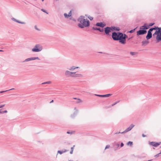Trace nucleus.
<instances>
[{
    "label": "nucleus",
    "mask_w": 161,
    "mask_h": 161,
    "mask_svg": "<svg viewBox=\"0 0 161 161\" xmlns=\"http://www.w3.org/2000/svg\"><path fill=\"white\" fill-rule=\"evenodd\" d=\"M113 39L114 41H119V43L122 44L126 43V39L128 37L127 36L121 32H113L112 35Z\"/></svg>",
    "instance_id": "f257e3e1"
},
{
    "label": "nucleus",
    "mask_w": 161,
    "mask_h": 161,
    "mask_svg": "<svg viewBox=\"0 0 161 161\" xmlns=\"http://www.w3.org/2000/svg\"><path fill=\"white\" fill-rule=\"evenodd\" d=\"M78 21L79 22L78 24V26L81 28L86 27L90 25V22L87 19H86L84 16H81L78 19Z\"/></svg>",
    "instance_id": "f03ea898"
},
{
    "label": "nucleus",
    "mask_w": 161,
    "mask_h": 161,
    "mask_svg": "<svg viewBox=\"0 0 161 161\" xmlns=\"http://www.w3.org/2000/svg\"><path fill=\"white\" fill-rule=\"evenodd\" d=\"M42 46L40 44H37L35 45L34 47L32 49L33 52H38L41 51L42 49Z\"/></svg>",
    "instance_id": "7ed1b4c3"
},
{
    "label": "nucleus",
    "mask_w": 161,
    "mask_h": 161,
    "mask_svg": "<svg viewBox=\"0 0 161 161\" xmlns=\"http://www.w3.org/2000/svg\"><path fill=\"white\" fill-rule=\"evenodd\" d=\"M74 74L72 76V78H81L83 77V75L81 74L76 73V72H74Z\"/></svg>",
    "instance_id": "20e7f679"
},
{
    "label": "nucleus",
    "mask_w": 161,
    "mask_h": 161,
    "mask_svg": "<svg viewBox=\"0 0 161 161\" xmlns=\"http://www.w3.org/2000/svg\"><path fill=\"white\" fill-rule=\"evenodd\" d=\"M36 59L40 60L38 57H33L26 58L25 59L23 62H27L32 60H35Z\"/></svg>",
    "instance_id": "39448f33"
},
{
    "label": "nucleus",
    "mask_w": 161,
    "mask_h": 161,
    "mask_svg": "<svg viewBox=\"0 0 161 161\" xmlns=\"http://www.w3.org/2000/svg\"><path fill=\"white\" fill-rule=\"evenodd\" d=\"M74 72L70 71L69 70H67L65 71L64 74L66 76L72 77Z\"/></svg>",
    "instance_id": "423d86ee"
},
{
    "label": "nucleus",
    "mask_w": 161,
    "mask_h": 161,
    "mask_svg": "<svg viewBox=\"0 0 161 161\" xmlns=\"http://www.w3.org/2000/svg\"><path fill=\"white\" fill-rule=\"evenodd\" d=\"M147 32L146 30L142 29L137 31V35L139 36L140 35H144Z\"/></svg>",
    "instance_id": "0eeeda50"
},
{
    "label": "nucleus",
    "mask_w": 161,
    "mask_h": 161,
    "mask_svg": "<svg viewBox=\"0 0 161 161\" xmlns=\"http://www.w3.org/2000/svg\"><path fill=\"white\" fill-rule=\"evenodd\" d=\"M135 126L134 125L131 124L128 128H127L125 131H124L121 132V133H124L127 132L129 131H130L134 126Z\"/></svg>",
    "instance_id": "6e6552de"
},
{
    "label": "nucleus",
    "mask_w": 161,
    "mask_h": 161,
    "mask_svg": "<svg viewBox=\"0 0 161 161\" xmlns=\"http://www.w3.org/2000/svg\"><path fill=\"white\" fill-rule=\"evenodd\" d=\"M111 30H112V28L107 27L105 28L104 31L106 35H109Z\"/></svg>",
    "instance_id": "1a4fd4ad"
},
{
    "label": "nucleus",
    "mask_w": 161,
    "mask_h": 161,
    "mask_svg": "<svg viewBox=\"0 0 161 161\" xmlns=\"http://www.w3.org/2000/svg\"><path fill=\"white\" fill-rule=\"evenodd\" d=\"M161 142L158 143L156 142H149V144L150 145L154 147H157L160 144Z\"/></svg>",
    "instance_id": "9d476101"
},
{
    "label": "nucleus",
    "mask_w": 161,
    "mask_h": 161,
    "mask_svg": "<svg viewBox=\"0 0 161 161\" xmlns=\"http://www.w3.org/2000/svg\"><path fill=\"white\" fill-rule=\"evenodd\" d=\"M112 95V94H108L105 95H98V94H95V95L99 97H109L110 96H111Z\"/></svg>",
    "instance_id": "9b49d317"
},
{
    "label": "nucleus",
    "mask_w": 161,
    "mask_h": 161,
    "mask_svg": "<svg viewBox=\"0 0 161 161\" xmlns=\"http://www.w3.org/2000/svg\"><path fill=\"white\" fill-rule=\"evenodd\" d=\"M11 19L12 20H13L14 21L18 23H20L22 24H25V23L24 22H21L18 20H17L14 18H11Z\"/></svg>",
    "instance_id": "f8f14e48"
},
{
    "label": "nucleus",
    "mask_w": 161,
    "mask_h": 161,
    "mask_svg": "<svg viewBox=\"0 0 161 161\" xmlns=\"http://www.w3.org/2000/svg\"><path fill=\"white\" fill-rule=\"evenodd\" d=\"M96 25L97 26H100L101 27L103 28L105 26V25L103 22H100L97 23Z\"/></svg>",
    "instance_id": "ddd939ff"
},
{
    "label": "nucleus",
    "mask_w": 161,
    "mask_h": 161,
    "mask_svg": "<svg viewBox=\"0 0 161 161\" xmlns=\"http://www.w3.org/2000/svg\"><path fill=\"white\" fill-rule=\"evenodd\" d=\"M152 33L147 32V35L146 36V38L147 40L150 39L152 37Z\"/></svg>",
    "instance_id": "4468645a"
},
{
    "label": "nucleus",
    "mask_w": 161,
    "mask_h": 161,
    "mask_svg": "<svg viewBox=\"0 0 161 161\" xmlns=\"http://www.w3.org/2000/svg\"><path fill=\"white\" fill-rule=\"evenodd\" d=\"M156 39L157 42H158L161 41V32L159 33L158 36H157L156 37Z\"/></svg>",
    "instance_id": "2eb2a0df"
},
{
    "label": "nucleus",
    "mask_w": 161,
    "mask_h": 161,
    "mask_svg": "<svg viewBox=\"0 0 161 161\" xmlns=\"http://www.w3.org/2000/svg\"><path fill=\"white\" fill-rule=\"evenodd\" d=\"M79 67H75V66H72L69 68H68V69L70 71H73L76 69H78Z\"/></svg>",
    "instance_id": "dca6fc26"
},
{
    "label": "nucleus",
    "mask_w": 161,
    "mask_h": 161,
    "mask_svg": "<svg viewBox=\"0 0 161 161\" xmlns=\"http://www.w3.org/2000/svg\"><path fill=\"white\" fill-rule=\"evenodd\" d=\"M149 28L147 26V24L146 23L144 24V25L140 27L141 29H143L146 30L148 29Z\"/></svg>",
    "instance_id": "f3484780"
},
{
    "label": "nucleus",
    "mask_w": 161,
    "mask_h": 161,
    "mask_svg": "<svg viewBox=\"0 0 161 161\" xmlns=\"http://www.w3.org/2000/svg\"><path fill=\"white\" fill-rule=\"evenodd\" d=\"M92 29L93 30H95L99 31L100 32H103L104 31L103 29H101L100 28H99L93 27L92 28Z\"/></svg>",
    "instance_id": "a211bd4d"
},
{
    "label": "nucleus",
    "mask_w": 161,
    "mask_h": 161,
    "mask_svg": "<svg viewBox=\"0 0 161 161\" xmlns=\"http://www.w3.org/2000/svg\"><path fill=\"white\" fill-rule=\"evenodd\" d=\"M142 45L145 46L148 44L149 43V42L147 40H145L142 41Z\"/></svg>",
    "instance_id": "6ab92c4d"
},
{
    "label": "nucleus",
    "mask_w": 161,
    "mask_h": 161,
    "mask_svg": "<svg viewBox=\"0 0 161 161\" xmlns=\"http://www.w3.org/2000/svg\"><path fill=\"white\" fill-rule=\"evenodd\" d=\"M68 151L67 150H63V151H60V150H58V153H59L60 154H62V153H65V152H67Z\"/></svg>",
    "instance_id": "aec40b11"
},
{
    "label": "nucleus",
    "mask_w": 161,
    "mask_h": 161,
    "mask_svg": "<svg viewBox=\"0 0 161 161\" xmlns=\"http://www.w3.org/2000/svg\"><path fill=\"white\" fill-rule=\"evenodd\" d=\"M111 28H112V30H116V31H119V29L118 27H111Z\"/></svg>",
    "instance_id": "412c9836"
},
{
    "label": "nucleus",
    "mask_w": 161,
    "mask_h": 161,
    "mask_svg": "<svg viewBox=\"0 0 161 161\" xmlns=\"http://www.w3.org/2000/svg\"><path fill=\"white\" fill-rule=\"evenodd\" d=\"M77 111L74 112L73 114L71 115V117L72 118L74 117L75 116V115H76V114H77Z\"/></svg>",
    "instance_id": "4be33fe9"
},
{
    "label": "nucleus",
    "mask_w": 161,
    "mask_h": 161,
    "mask_svg": "<svg viewBox=\"0 0 161 161\" xmlns=\"http://www.w3.org/2000/svg\"><path fill=\"white\" fill-rule=\"evenodd\" d=\"M127 145H130V146H132L133 145V142H132L129 141L127 143Z\"/></svg>",
    "instance_id": "5701e85b"
},
{
    "label": "nucleus",
    "mask_w": 161,
    "mask_h": 161,
    "mask_svg": "<svg viewBox=\"0 0 161 161\" xmlns=\"http://www.w3.org/2000/svg\"><path fill=\"white\" fill-rule=\"evenodd\" d=\"M137 53L136 52H130V54L132 56H133V55H136V54Z\"/></svg>",
    "instance_id": "b1692460"
},
{
    "label": "nucleus",
    "mask_w": 161,
    "mask_h": 161,
    "mask_svg": "<svg viewBox=\"0 0 161 161\" xmlns=\"http://www.w3.org/2000/svg\"><path fill=\"white\" fill-rule=\"evenodd\" d=\"M75 147V145L71 147V151H70V153L71 154H72L73 153V150H74V148Z\"/></svg>",
    "instance_id": "393cba45"
},
{
    "label": "nucleus",
    "mask_w": 161,
    "mask_h": 161,
    "mask_svg": "<svg viewBox=\"0 0 161 161\" xmlns=\"http://www.w3.org/2000/svg\"><path fill=\"white\" fill-rule=\"evenodd\" d=\"M159 34V33L157 31H156L155 33L153 34V36H154L155 35H157V36H158Z\"/></svg>",
    "instance_id": "a878e982"
},
{
    "label": "nucleus",
    "mask_w": 161,
    "mask_h": 161,
    "mask_svg": "<svg viewBox=\"0 0 161 161\" xmlns=\"http://www.w3.org/2000/svg\"><path fill=\"white\" fill-rule=\"evenodd\" d=\"M51 83V81H47V82H43L42 83V84H50Z\"/></svg>",
    "instance_id": "bb28decb"
},
{
    "label": "nucleus",
    "mask_w": 161,
    "mask_h": 161,
    "mask_svg": "<svg viewBox=\"0 0 161 161\" xmlns=\"http://www.w3.org/2000/svg\"><path fill=\"white\" fill-rule=\"evenodd\" d=\"M119 102H120V100H119V101L115 102L114 103H113V104H111V106H114V105H115V104H116L117 103H119Z\"/></svg>",
    "instance_id": "cd10ccee"
},
{
    "label": "nucleus",
    "mask_w": 161,
    "mask_h": 161,
    "mask_svg": "<svg viewBox=\"0 0 161 161\" xmlns=\"http://www.w3.org/2000/svg\"><path fill=\"white\" fill-rule=\"evenodd\" d=\"M157 30H158L157 31L159 33H161V27H158V29H157Z\"/></svg>",
    "instance_id": "c85d7f7f"
},
{
    "label": "nucleus",
    "mask_w": 161,
    "mask_h": 161,
    "mask_svg": "<svg viewBox=\"0 0 161 161\" xmlns=\"http://www.w3.org/2000/svg\"><path fill=\"white\" fill-rule=\"evenodd\" d=\"M14 88H12V89H9V90H6V91H0V93H2L3 92H7V91H8L13 90H14Z\"/></svg>",
    "instance_id": "c756f323"
},
{
    "label": "nucleus",
    "mask_w": 161,
    "mask_h": 161,
    "mask_svg": "<svg viewBox=\"0 0 161 161\" xmlns=\"http://www.w3.org/2000/svg\"><path fill=\"white\" fill-rule=\"evenodd\" d=\"M41 10L42 11H43V12L46 13L47 14H48V13L46 10H45V9H42H42H41Z\"/></svg>",
    "instance_id": "7c9ffc66"
},
{
    "label": "nucleus",
    "mask_w": 161,
    "mask_h": 161,
    "mask_svg": "<svg viewBox=\"0 0 161 161\" xmlns=\"http://www.w3.org/2000/svg\"><path fill=\"white\" fill-rule=\"evenodd\" d=\"M34 28L36 30L38 31H40V30L38 29L37 26V25H36L34 26Z\"/></svg>",
    "instance_id": "2f4dec72"
},
{
    "label": "nucleus",
    "mask_w": 161,
    "mask_h": 161,
    "mask_svg": "<svg viewBox=\"0 0 161 161\" xmlns=\"http://www.w3.org/2000/svg\"><path fill=\"white\" fill-rule=\"evenodd\" d=\"M64 15L65 17L66 18H68V17H69V15H68V14L66 13H64Z\"/></svg>",
    "instance_id": "473e14b6"
},
{
    "label": "nucleus",
    "mask_w": 161,
    "mask_h": 161,
    "mask_svg": "<svg viewBox=\"0 0 161 161\" xmlns=\"http://www.w3.org/2000/svg\"><path fill=\"white\" fill-rule=\"evenodd\" d=\"M153 28H151L148 31V32H149L150 33H152V32L153 31Z\"/></svg>",
    "instance_id": "72a5a7b5"
},
{
    "label": "nucleus",
    "mask_w": 161,
    "mask_h": 161,
    "mask_svg": "<svg viewBox=\"0 0 161 161\" xmlns=\"http://www.w3.org/2000/svg\"><path fill=\"white\" fill-rule=\"evenodd\" d=\"M154 23H151L149 24V25L148 26L149 27V26H152L153 25H154Z\"/></svg>",
    "instance_id": "f704fd0d"
},
{
    "label": "nucleus",
    "mask_w": 161,
    "mask_h": 161,
    "mask_svg": "<svg viewBox=\"0 0 161 161\" xmlns=\"http://www.w3.org/2000/svg\"><path fill=\"white\" fill-rule=\"evenodd\" d=\"M158 27L155 26L154 27H153V30H157L158 29Z\"/></svg>",
    "instance_id": "c9c22d12"
},
{
    "label": "nucleus",
    "mask_w": 161,
    "mask_h": 161,
    "mask_svg": "<svg viewBox=\"0 0 161 161\" xmlns=\"http://www.w3.org/2000/svg\"><path fill=\"white\" fill-rule=\"evenodd\" d=\"M110 147V146L109 145H107L105 148V150L106 149Z\"/></svg>",
    "instance_id": "e433bc0d"
},
{
    "label": "nucleus",
    "mask_w": 161,
    "mask_h": 161,
    "mask_svg": "<svg viewBox=\"0 0 161 161\" xmlns=\"http://www.w3.org/2000/svg\"><path fill=\"white\" fill-rule=\"evenodd\" d=\"M71 11H70L68 15H69V17L71 16Z\"/></svg>",
    "instance_id": "4c0bfd02"
},
{
    "label": "nucleus",
    "mask_w": 161,
    "mask_h": 161,
    "mask_svg": "<svg viewBox=\"0 0 161 161\" xmlns=\"http://www.w3.org/2000/svg\"><path fill=\"white\" fill-rule=\"evenodd\" d=\"M135 30V29H134L131 30L129 31V32H130V33H132Z\"/></svg>",
    "instance_id": "58836bf2"
},
{
    "label": "nucleus",
    "mask_w": 161,
    "mask_h": 161,
    "mask_svg": "<svg viewBox=\"0 0 161 161\" xmlns=\"http://www.w3.org/2000/svg\"><path fill=\"white\" fill-rule=\"evenodd\" d=\"M88 18L91 20H92L93 19V17H91V16H90V17H88Z\"/></svg>",
    "instance_id": "ea45409f"
},
{
    "label": "nucleus",
    "mask_w": 161,
    "mask_h": 161,
    "mask_svg": "<svg viewBox=\"0 0 161 161\" xmlns=\"http://www.w3.org/2000/svg\"><path fill=\"white\" fill-rule=\"evenodd\" d=\"M160 154V153H158V154H156V155H155L154 156V157H158L159 156V155Z\"/></svg>",
    "instance_id": "a19ab883"
},
{
    "label": "nucleus",
    "mask_w": 161,
    "mask_h": 161,
    "mask_svg": "<svg viewBox=\"0 0 161 161\" xmlns=\"http://www.w3.org/2000/svg\"><path fill=\"white\" fill-rule=\"evenodd\" d=\"M3 114L4 113H7L8 112V111L6 110L3 111Z\"/></svg>",
    "instance_id": "79ce46f5"
},
{
    "label": "nucleus",
    "mask_w": 161,
    "mask_h": 161,
    "mask_svg": "<svg viewBox=\"0 0 161 161\" xmlns=\"http://www.w3.org/2000/svg\"><path fill=\"white\" fill-rule=\"evenodd\" d=\"M69 19L70 20H73V21H75V19H74L72 17H70L69 18Z\"/></svg>",
    "instance_id": "37998d69"
},
{
    "label": "nucleus",
    "mask_w": 161,
    "mask_h": 161,
    "mask_svg": "<svg viewBox=\"0 0 161 161\" xmlns=\"http://www.w3.org/2000/svg\"><path fill=\"white\" fill-rule=\"evenodd\" d=\"M67 134H72V132H70V131H68L67 132Z\"/></svg>",
    "instance_id": "c03bdc74"
},
{
    "label": "nucleus",
    "mask_w": 161,
    "mask_h": 161,
    "mask_svg": "<svg viewBox=\"0 0 161 161\" xmlns=\"http://www.w3.org/2000/svg\"><path fill=\"white\" fill-rule=\"evenodd\" d=\"M124 144H123V143H121V144H120V146H121V147H123V146H124Z\"/></svg>",
    "instance_id": "a18cd8bd"
},
{
    "label": "nucleus",
    "mask_w": 161,
    "mask_h": 161,
    "mask_svg": "<svg viewBox=\"0 0 161 161\" xmlns=\"http://www.w3.org/2000/svg\"><path fill=\"white\" fill-rule=\"evenodd\" d=\"M81 102V100L80 99H78V101H77V103H79Z\"/></svg>",
    "instance_id": "49530a36"
},
{
    "label": "nucleus",
    "mask_w": 161,
    "mask_h": 161,
    "mask_svg": "<svg viewBox=\"0 0 161 161\" xmlns=\"http://www.w3.org/2000/svg\"><path fill=\"white\" fill-rule=\"evenodd\" d=\"M121 132H117L116 133H115V134H119V133H121Z\"/></svg>",
    "instance_id": "de8ad7c7"
},
{
    "label": "nucleus",
    "mask_w": 161,
    "mask_h": 161,
    "mask_svg": "<svg viewBox=\"0 0 161 161\" xmlns=\"http://www.w3.org/2000/svg\"><path fill=\"white\" fill-rule=\"evenodd\" d=\"M0 114H3V111H2L1 109H0Z\"/></svg>",
    "instance_id": "09e8293b"
},
{
    "label": "nucleus",
    "mask_w": 161,
    "mask_h": 161,
    "mask_svg": "<svg viewBox=\"0 0 161 161\" xmlns=\"http://www.w3.org/2000/svg\"><path fill=\"white\" fill-rule=\"evenodd\" d=\"M142 136L143 137H145L146 136L145 135H144V134H143L142 135Z\"/></svg>",
    "instance_id": "8fccbe9b"
},
{
    "label": "nucleus",
    "mask_w": 161,
    "mask_h": 161,
    "mask_svg": "<svg viewBox=\"0 0 161 161\" xmlns=\"http://www.w3.org/2000/svg\"><path fill=\"white\" fill-rule=\"evenodd\" d=\"M53 100H52V101H51V102H50V103H52V102H53Z\"/></svg>",
    "instance_id": "3c124183"
},
{
    "label": "nucleus",
    "mask_w": 161,
    "mask_h": 161,
    "mask_svg": "<svg viewBox=\"0 0 161 161\" xmlns=\"http://www.w3.org/2000/svg\"><path fill=\"white\" fill-rule=\"evenodd\" d=\"M152 160L151 159V160H148L147 161H152Z\"/></svg>",
    "instance_id": "603ef678"
},
{
    "label": "nucleus",
    "mask_w": 161,
    "mask_h": 161,
    "mask_svg": "<svg viewBox=\"0 0 161 161\" xmlns=\"http://www.w3.org/2000/svg\"><path fill=\"white\" fill-rule=\"evenodd\" d=\"M99 53H103L101 52H99Z\"/></svg>",
    "instance_id": "864d4df0"
},
{
    "label": "nucleus",
    "mask_w": 161,
    "mask_h": 161,
    "mask_svg": "<svg viewBox=\"0 0 161 161\" xmlns=\"http://www.w3.org/2000/svg\"><path fill=\"white\" fill-rule=\"evenodd\" d=\"M3 50H0V52H3Z\"/></svg>",
    "instance_id": "5fc2aeb1"
},
{
    "label": "nucleus",
    "mask_w": 161,
    "mask_h": 161,
    "mask_svg": "<svg viewBox=\"0 0 161 161\" xmlns=\"http://www.w3.org/2000/svg\"><path fill=\"white\" fill-rule=\"evenodd\" d=\"M160 154H161V151L160 152V153H159Z\"/></svg>",
    "instance_id": "6e6d98bb"
},
{
    "label": "nucleus",
    "mask_w": 161,
    "mask_h": 161,
    "mask_svg": "<svg viewBox=\"0 0 161 161\" xmlns=\"http://www.w3.org/2000/svg\"><path fill=\"white\" fill-rule=\"evenodd\" d=\"M130 38H129L128 39V40H130Z\"/></svg>",
    "instance_id": "4d7b16f0"
},
{
    "label": "nucleus",
    "mask_w": 161,
    "mask_h": 161,
    "mask_svg": "<svg viewBox=\"0 0 161 161\" xmlns=\"http://www.w3.org/2000/svg\"><path fill=\"white\" fill-rule=\"evenodd\" d=\"M44 0H42V1L43 2L44 1Z\"/></svg>",
    "instance_id": "13d9d810"
},
{
    "label": "nucleus",
    "mask_w": 161,
    "mask_h": 161,
    "mask_svg": "<svg viewBox=\"0 0 161 161\" xmlns=\"http://www.w3.org/2000/svg\"><path fill=\"white\" fill-rule=\"evenodd\" d=\"M56 0V1H58V0Z\"/></svg>",
    "instance_id": "bf43d9fd"
},
{
    "label": "nucleus",
    "mask_w": 161,
    "mask_h": 161,
    "mask_svg": "<svg viewBox=\"0 0 161 161\" xmlns=\"http://www.w3.org/2000/svg\"><path fill=\"white\" fill-rule=\"evenodd\" d=\"M160 147L161 148V146Z\"/></svg>",
    "instance_id": "052dcab7"
}]
</instances>
